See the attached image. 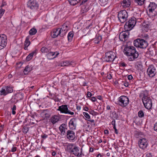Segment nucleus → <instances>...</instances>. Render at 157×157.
Masks as SVG:
<instances>
[{
	"label": "nucleus",
	"mask_w": 157,
	"mask_h": 157,
	"mask_svg": "<svg viewBox=\"0 0 157 157\" xmlns=\"http://www.w3.org/2000/svg\"><path fill=\"white\" fill-rule=\"evenodd\" d=\"M87 0H82V2H81L80 5H83L84 4V3H85L86 2H87Z\"/></svg>",
	"instance_id": "obj_55"
},
{
	"label": "nucleus",
	"mask_w": 157,
	"mask_h": 157,
	"mask_svg": "<svg viewBox=\"0 0 157 157\" xmlns=\"http://www.w3.org/2000/svg\"><path fill=\"white\" fill-rule=\"evenodd\" d=\"M118 104L122 107L126 106L129 103L128 98L125 96H122L119 98Z\"/></svg>",
	"instance_id": "obj_6"
},
{
	"label": "nucleus",
	"mask_w": 157,
	"mask_h": 157,
	"mask_svg": "<svg viewBox=\"0 0 157 157\" xmlns=\"http://www.w3.org/2000/svg\"><path fill=\"white\" fill-rule=\"evenodd\" d=\"M147 71L149 76L151 77H153L156 73V68L153 65H151L149 67Z\"/></svg>",
	"instance_id": "obj_11"
},
{
	"label": "nucleus",
	"mask_w": 157,
	"mask_h": 157,
	"mask_svg": "<svg viewBox=\"0 0 157 157\" xmlns=\"http://www.w3.org/2000/svg\"><path fill=\"white\" fill-rule=\"evenodd\" d=\"M31 71V69L30 67L29 66H27L24 69L23 72L25 75H27Z\"/></svg>",
	"instance_id": "obj_30"
},
{
	"label": "nucleus",
	"mask_w": 157,
	"mask_h": 157,
	"mask_svg": "<svg viewBox=\"0 0 157 157\" xmlns=\"http://www.w3.org/2000/svg\"><path fill=\"white\" fill-rule=\"evenodd\" d=\"M115 123H116V121H115V120H113L112 122H111V124L113 125V126H114V125H115Z\"/></svg>",
	"instance_id": "obj_57"
},
{
	"label": "nucleus",
	"mask_w": 157,
	"mask_h": 157,
	"mask_svg": "<svg viewBox=\"0 0 157 157\" xmlns=\"http://www.w3.org/2000/svg\"><path fill=\"white\" fill-rule=\"evenodd\" d=\"M30 38L29 36H27L25 40V41L24 46H29L30 44V42L29 40Z\"/></svg>",
	"instance_id": "obj_29"
},
{
	"label": "nucleus",
	"mask_w": 157,
	"mask_h": 157,
	"mask_svg": "<svg viewBox=\"0 0 157 157\" xmlns=\"http://www.w3.org/2000/svg\"><path fill=\"white\" fill-rule=\"evenodd\" d=\"M69 127L71 129L73 130L76 128L77 125V119L76 118H72L69 121Z\"/></svg>",
	"instance_id": "obj_17"
},
{
	"label": "nucleus",
	"mask_w": 157,
	"mask_h": 157,
	"mask_svg": "<svg viewBox=\"0 0 157 157\" xmlns=\"http://www.w3.org/2000/svg\"><path fill=\"white\" fill-rule=\"evenodd\" d=\"M151 153L150 152L147 153L146 154V157H152Z\"/></svg>",
	"instance_id": "obj_47"
},
{
	"label": "nucleus",
	"mask_w": 157,
	"mask_h": 157,
	"mask_svg": "<svg viewBox=\"0 0 157 157\" xmlns=\"http://www.w3.org/2000/svg\"><path fill=\"white\" fill-rule=\"evenodd\" d=\"M36 54V52L34 51L29 54L27 56L26 58V60L28 61H29L30 59H32L34 54Z\"/></svg>",
	"instance_id": "obj_33"
},
{
	"label": "nucleus",
	"mask_w": 157,
	"mask_h": 157,
	"mask_svg": "<svg viewBox=\"0 0 157 157\" xmlns=\"http://www.w3.org/2000/svg\"><path fill=\"white\" fill-rule=\"evenodd\" d=\"M56 152L55 151H53L52 153V156H54L56 155Z\"/></svg>",
	"instance_id": "obj_62"
},
{
	"label": "nucleus",
	"mask_w": 157,
	"mask_h": 157,
	"mask_svg": "<svg viewBox=\"0 0 157 157\" xmlns=\"http://www.w3.org/2000/svg\"><path fill=\"white\" fill-rule=\"evenodd\" d=\"M29 130V128L28 127L24 126L23 127V128L22 129V131L24 133H26Z\"/></svg>",
	"instance_id": "obj_41"
},
{
	"label": "nucleus",
	"mask_w": 157,
	"mask_h": 157,
	"mask_svg": "<svg viewBox=\"0 0 157 157\" xmlns=\"http://www.w3.org/2000/svg\"><path fill=\"white\" fill-rule=\"evenodd\" d=\"M27 6L31 9H37L39 6V4L35 0H30L28 2Z\"/></svg>",
	"instance_id": "obj_10"
},
{
	"label": "nucleus",
	"mask_w": 157,
	"mask_h": 157,
	"mask_svg": "<svg viewBox=\"0 0 157 157\" xmlns=\"http://www.w3.org/2000/svg\"><path fill=\"white\" fill-rule=\"evenodd\" d=\"M68 30V26L66 24L63 25L61 28H59V32L60 33V36L63 37L66 33Z\"/></svg>",
	"instance_id": "obj_16"
},
{
	"label": "nucleus",
	"mask_w": 157,
	"mask_h": 157,
	"mask_svg": "<svg viewBox=\"0 0 157 157\" xmlns=\"http://www.w3.org/2000/svg\"><path fill=\"white\" fill-rule=\"evenodd\" d=\"M128 78L129 80H132L133 79V77L131 75H129L128 76Z\"/></svg>",
	"instance_id": "obj_51"
},
{
	"label": "nucleus",
	"mask_w": 157,
	"mask_h": 157,
	"mask_svg": "<svg viewBox=\"0 0 157 157\" xmlns=\"http://www.w3.org/2000/svg\"><path fill=\"white\" fill-rule=\"evenodd\" d=\"M145 0H134L135 2L138 5L142 6L144 3Z\"/></svg>",
	"instance_id": "obj_34"
},
{
	"label": "nucleus",
	"mask_w": 157,
	"mask_h": 157,
	"mask_svg": "<svg viewBox=\"0 0 157 157\" xmlns=\"http://www.w3.org/2000/svg\"><path fill=\"white\" fill-rule=\"evenodd\" d=\"M70 3L72 5H75L78 3L77 0H68Z\"/></svg>",
	"instance_id": "obj_38"
},
{
	"label": "nucleus",
	"mask_w": 157,
	"mask_h": 157,
	"mask_svg": "<svg viewBox=\"0 0 157 157\" xmlns=\"http://www.w3.org/2000/svg\"><path fill=\"white\" fill-rule=\"evenodd\" d=\"M51 35L53 38H55L59 35L60 36L59 28L54 29L53 32L52 33Z\"/></svg>",
	"instance_id": "obj_24"
},
{
	"label": "nucleus",
	"mask_w": 157,
	"mask_h": 157,
	"mask_svg": "<svg viewBox=\"0 0 157 157\" xmlns=\"http://www.w3.org/2000/svg\"><path fill=\"white\" fill-rule=\"evenodd\" d=\"M5 88L7 94L11 93L13 91V89L11 87L7 86L5 87Z\"/></svg>",
	"instance_id": "obj_35"
},
{
	"label": "nucleus",
	"mask_w": 157,
	"mask_h": 157,
	"mask_svg": "<svg viewBox=\"0 0 157 157\" xmlns=\"http://www.w3.org/2000/svg\"><path fill=\"white\" fill-rule=\"evenodd\" d=\"M82 149L81 148L80 151L79 148L75 146L70 153L73 154L76 156L80 157L82 154Z\"/></svg>",
	"instance_id": "obj_14"
},
{
	"label": "nucleus",
	"mask_w": 157,
	"mask_h": 157,
	"mask_svg": "<svg viewBox=\"0 0 157 157\" xmlns=\"http://www.w3.org/2000/svg\"><path fill=\"white\" fill-rule=\"evenodd\" d=\"M131 5V0H123L121 5L123 8L128 7Z\"/></svg>",
	"instance_id": "obj_22"
},
{
	"label": "nucleus",
	"mask_w": 157,
	"mask_h": 157,
	"mask_svg": "<svg viewBox=\"0 0 157 157\" xmlns=\"http://www.w3.org/2000/svg\"><path fill=\"white\" fill-rule=\"evenodd\" d=\"M41 138L43 139H45L47 138L48 137V135L46 134H44L41 136Z\"/></svg>",
	"instance_id": "obj_53"
},
{
	"label": "nucleus",
	"mask_w": 157,
	"mask_h": 157,
	"mask_svg": "<svg viewBox=\"0 0 157 157\" xmlns=\"http://www.w3.org/2000/svg\"><path fill=\"white\" fill-rule=\"evenodd\" d=\"M58 110L60 111L62 113L68 114L71 115H73L74 113L71 112L70 110L68 109L67 105H62L59 107Z\"/></svg>",
	"instance_id": "obj_8"
},
{
	"label": "nucleus",
	"mask_w": 157,
	"mask_h": 157,
	"mask_svg": "<svg viewBox=\"0 0 157 157\" xmlns=\"http://www.w3.org/2000/svg\"><path fill=\"white\" fill-rule=\"evenodd\" d=\"M148 10L152 15L155 16L157 14V5L154 2H151L148 7Z\"/></svg>",
	"instance_id": "obj_7"
},
{
	"label": "nucleus",
	"mask_w": 157,
	"mask_h": 157,
	"mask_svg": "<svg viewBox=\"0 0 157 157\" xmlns=\"http://www.w3.org/2000/svg\"><path fill=\"white\" fill-rule=\"evenodd\" d=\"M83 109L86 111H88L89 110V108L88 107L85 106L83 108Z\"/></svg>",
	"instance_id": "obj_56"
},
{
	"label": "nucleus",
	"mask_w": 157,
	"mask_h": 157,
	"mask_svg": "<svg viewBox=\"0 0 157 157\" xmlns=\"http://www.w3.org/2000/svg\"><path fill=\"white\" fill-rule=\"evenodd\" d=\"M67 138L69 140H74L75 138L74 132L72 130H68L67 133Z\"/></svg>",
	"instance_id": "obj_18"
},
{
	"label": "nucleus",
	"mask_w": 157,
	"mask_h": 157,
	"mask_svg": "<svg viewBox=\"0 0 157 157\" xmlns=\"http://www.w3.org/2000/svg\"><path fill=\"white\" fill-rule=\"evenodd\" d=\"M146 92L145 91H142L140 94L139 95V97L140 98H142V100L144 98V97H147V96L145 94Z\"/></svg>",
	"instance_id": "obj_36"
},
{
	"label": "nucleus",
	"mask_w": 157,
	"mask_h": 157,
	"mask_svg": "<svg viewBox=\"0 0 157 157\" xmlns=\"http://www.w3.org/2000/svg\"><path fill=\"white\" fill-rule=\"evenodd\" d=\"M41 114L44 115L45 117H48L50 116L49 112L47 110H44Z\"/></svg>",
	"instance_id": "obj_28"
},
{
	"label": "nucleus",
	"mask_w": 157,
	"mask_h": 157,
	"mask_svg": "<svg viewBox=\"0 0 157 157\" xmlns=\"http://www.w3.org/2000/svg\"><path fill=\"white\" fill-rule=\"evenodd\" d=\"M136 48L132 46H129L126 47L124 49V54L127 56L131 55L133 52H135V50Z\"/></svg>",
	"instance_id": "obj_13"
},
{
	"label": "nucleus",
	"mask_w": 157,
	"mask_h": 157,
	"mask_svg": "<svg viewBox=\"0 0 157 157\" xmlns=\"http://www.w3.org/2000/svg\"><path fill=\"white\" fill-rule=\"evenodd\" d=\"M0 92L1 95H6L7 94L5 88H2L0 91Z\"/></svg>",
	"instance_id": "obj_37"
},
{
	"label": "nucleus",
	"mask_w": 157,
	"mask_h": 157,
	"mask_svg": "<svg viewBox=\"0 0 157 157\" xmlns=\"http://www.w3.org/2000/svg\"><path fill=\"white\" fill-rule=\"evenodd\" d=\"M98 39H96L94 40V43L96 44L99 43L101 39V36H99L98 37Z\"/></svg>",
	"instance_id": "obj_42"
},
{
	"label": "nucleus",
	"mask_w": 157,
	"mask_h": 157,
	"mask_svg": "<svg viewBox=\"0 0 157 157\" xmlns=\"http://www.w3.org/2000/svg\"><path fill=\"white\" fill-rule=\"evenodd\" d=\"M136 23V18L134 17H131L128 21L125 23L124 26V29L126 31L131 30L135 26Z\"/></svg>",
	"instance_id": "obj_1"
},
{
	"label": "nucleus",
	"mask_w": 157,
	"mask_h": 157,
	"mask_svg": "<svg viewBox=\"0 0 157 157\" xmlns=\"http://www.w3.org/2000/svg\"><path fill=\"white\" fill-rule=\"evenodd\" d=\"M66 127L67 125L65 124H63L59 126V129L62 134L64 135L65 133L66 129H67Z\"/></svg>",
	"instance_id": "obj_23"
},
{
	"label": "nucleus",
	"mask_w": 157,
	"mask_h": 157,
	"mask_svg": "<svg viewBox=\"0 0 157 157\" xmlns=\"http://www.w3.org/2000/svg\"><path fill=\"white\" fill-rule=\"evenodd\" d=\"M138 144L140 148L144 149L147 147L148 145L147 140L145 138H143L139 140Z\"/></svg>",
	"instance_id": "obj_12"
},
{
	"label": "nucleus",
	"mask_w": 157,
	"mask_h": 157,
	"mask_svg": "<svg viewBox=\"0 0 157 157\" xmlns=\"http://www.w3.org/2000/svg\"><path fill=\"white\" fill-rule=\"evenodd\" d=\"M104 133L105 134H108L109 132V131H108V130H104Z\"/></svg>",
	"instance_id": "obj_61"
},
{
	"label": "nucleus",
	"mask_w": 157,
	"mask_h": 157,
	"mask_svg": "<svg viewBox=\"0 0 157 157\" xmlns=\"http://www.w3.org/2000/svg\"><path fill=\"white\" fill-rule=\"evenodd\" d=\"M73 33L72 31H71L68 33L67 38L69 41H71L73 36Z\"/></svg>",
	"instance_id": "obj_32"
},
{
	"label": "nucleus",
	"mask_w": 157,
	"mask_h": 157,
	"mask_svg": "<svg viewBox=\"0 0 157 157\" xmlns=\"http://www.w3.org/2000/svg\"><path fill=\"white\" fill-rule=\"evenodd\" d=\"M128 17V13L125 10H121L118 12V17L119 21L122 23L127 21Z\"/></svg>",
	"instance_id": "obj_3"
},
{
	"label": "nucleus",
	"mask_w": 157,
	"mask_h": 157,
	"mask_svg": "<svg viewBox=\"0 0 157 157\" xmlns=\"http://www.w3.org/2000/svg\"><path fill=\"white\" fill-rule=\"evenodd\" d=\"M134 52H133V53H132L131 55L128 56L129 57L128 59L130 61L134 60L138 57L139 54L138 52L136 51V49L135 50Z\"/></svg>",
	"instance_id": "obj_19"
},
{
	"label": "nucleus",
	"mask_w": 157,
	"mask_h": 157,
	"mask_svg": "<svg viewBox=\"0 0 157 157\" xmlns=\"http://www.w3.org/2000/svg\"><path fill=\"white\" fill-rule=\"evenodd\" d=\"M88 10V7L85 5H82L81 6V14H83V13L86 12Z\"/></svg>",
	"instance_id": "obj_27"
},
{
	"label": "nucleus",
	"mask_w": 157,
	"mask_h": 157,
	"mask_svg": "<svg viewBox=\"0 0 157 157\" xmlns=\"http://www.w3.org/2000/svg\"><path fill=\"white\" fill-rule=\"evenodd\" d=\"M94 151V149L92 147H90L89 149V151L90 152H93Z\"/></svg>",
	"instance_id": "obj_63"
},
{
	"label": "nucleus",
	"mask_w": 157,
	"mask_h": 157,
	"mask_svg": "<svg viewBox=\"0 0 157 157\" xmlns=\"http://www.w3.org/2000/svg\"><path fill=\"white\" fill-rule=\"evenodd\" d=\"M5 12V10L2 9H0V18L3 15L4 13Z\"/></svg>",
	"instance_id": "obj_45"
},
{
	"label": "nucleus",
	"mask_w": 157,
	"mask_h": 157,
	"mask_svg": "<svg viewBox=\"0 0 157 157\" xmlns=\"http://www.w3.org/2000/svg\"><path fill=\"white\" fill-rule=\"evenodd\" d=\"M116 57L115 53L113 52H108L105 53L104 59L106 62L113 61Z\"/></svg>",
	"instance_id": "obj_5"
},
{
	"label": "nucleus",
	"mask_w": 157,
	"mask_h": 157,
	"mask_svg": "<svg viewBox=\"0 0 157 157\" xmlns=\"http://www.w3.org/2000/svg\"><path fill=\"white\" fill-rule=\"evenodd\" d=\"M56 53L53 52H49L47 54V56L48 59H52L56 57L58 55V53L56 52V55H55Z\"/></svg>",
	"instance_id": "obj_20"
},
{
	"label": "nucleus",
	"mask_w": 157,
	"mask_h": 157,
	"mask_svg": "<svg viewBox=\"0 0 157 157\" xmlns=\"http://www.w3.org/2000/svg\"><path fill=\"white\" fill-rule=\"evenodd\" d=\"M83 114L87 119H90V116L88 113L86 112H83Z\"/></svg>",
	"instance_id": "obj_44"
},
{
	"label": "nucleus",
	"mask_w": 157,
	"mask_h": 157,
	"mask_svg": "<svg viewBox=\"0 0 157 157\" xmlns=\"http://www.w3.org/2000/svg\"><path fill=\"white\" fill-rule=\"evenodd\" d=\"M90 100L93 102H94L96 101V98L95 97H92L91 98Z\"/></svg>",
	"instance_id": "obj_54"
},
{
	"label": "nucleus",
	"mask_w": 157,
	"mask_h": 157,
	"mask_svg": "<svg viewBox=\"0 0 157 157\" xmlns=\"http://www.w3.org/2000/svg\"><path fill=\"white\" fill-rule=\"evenodd\" d=\"M112 117L115 118L116 119H117L118 117V115L117 113L116 112H113L112 114Z\"/></svg>",
	"instance_id": "obj_43"
},
{
	"label": "nucleus",
	"mask_w": 157,
	"mask_h": 157,
	"mask_svg": "<svg viewBox=\"0 0 157 157\" xmlns=\"http://www.w3.org/2000/svg\"><path fill=\"white\" fill-rule=\"evenodd\" d=\"M121 65L122 67H126L127 65L126 64L123 62V63H121Z\"/></svg>",
	"instance_id": "obj_58"
},
{
	"label": "nucleus",
	"mask_w": 157,
	"mask_h": 157,
	"mask_svg": "<svg viewBox=\"0 0 157 157\" xmlns=\"http://www.w3.org/2000/svg\"><path fill=\"white\" fill-rule=\"evenodd\" d=\"M129 35L128 31H125L121 33L119 35V38L121 41H125L127 40Z\"/></svg>",
	"instance_id": "obj_15"
},
{
	"label": "nucleus",
	"mask_w": 157,
	"mask_h": 157,
	"mask_svg": "<svg viewBox=\"0 0 157 157\" xmlns=\"http://www.w3.org/2000/svg\"><path fill=\"white\" fill-rule=\"evenodd\" d=\"M94 111L93 110H91L90 111H89V112L90 114H91L93 116H94Z\"/></svg>",
	"instance_id": "obj_60"
},
{
	"label": "nucleus",
	"mask_w": 157,
	"mask_h": 157,
	"mask_svg": "<svg viewBox=\"0 0 157 157\" xmlns=\"http://www.w3.org/2000/svg\"><path fill=\"white\" fill-rule=\"evenodd\" d=\"M87 95L88 97H90L92 96V94L90 92H88Z\"/></svg>",
	"instance_id": "obj_50"
},
{
	"label": "nucleus",
	"mask_w": 157,
	"mask_h": 157,
	"mask_svg": "<svg viewBox=\"0 0 157 157\" xmlns=\"http://www.w3.org/2000/svg\"><path fill=\"white\" fill-rule=\"evenodd\" d=\"M133 44L136 47L142 48H145L148 45L147 41L142 39H138L135 40Z\"/></svg>",
	"instance_id": "obj_2"
},
{
	"label": "nucleus",
	"mask_w": 157,
	"mask_h": 157,
	"mask_svg": "<svg viewBox=\"0 0 157 157\" xmlns=\"http://www.w3.org/2000/svg\"><path fill=\"white\" fill-rule=\"evenodd\" d=\"M108 0H99L100 2L102 4L105 3Z\"/></svg>",
	"instance_id": "obj_48"
},
{
	"label": "nucleus",
	"mask_w": 157,
	"mask_h": 157,
	"mask_svg": "<svg viewBox=\"0 0 157 157\" xmlns=\"http://www.w3.org/2000/svg\"><path fill=\"white\" fill-rule=\"evenodd\" d=\"M71 62L69 61H63L62 66H67L71 64Z\"/></svg>",
	"instance_id": "obj_39"
},
{
	"label": "nucleus",
	"mask_w": 157,
	"mask_h": 157,
	"mask_svg": "<svg viewBox=\"0 0 157 157\" xmlns=\"http://www.w3.org/2000/svg\"><path fill=\"white\" fill-rule=\"evenodd\" d=\"M59 120V118L58 116L54 115L51 118L50 121L53 124H55Z\"/></svg>",
	"instance_id": "obj_25"
},
{
	"label": "nucleus",
	"mask_w": 157,
	"mask_h": 157,
	"mask_svg": "<svg viewBox=\"0 0 157 157\" xmlns=\"http://www.w3.org/2000/svg\"><path fill=\"white\" fill-rule=\"evenodd\" d=\"M36 32L37 30L36 29L33 28L29 30V33L31 35H35Z\"/></svg>",
	"instance_id": "obj_31"
},
{
	"label": "nucleus",
	"mask_w": 157,
	"mask_h": 157,
	"mask_svg": "<svg viewBox=\"0 0 157 157\" xmlns=\"http://www.w3.org/2000/svg\"><path fill=\"white\" fill-rule=\"evenodd\" d=\"M154 128L155 131L157 132V122L155 124Z\"/></svg>",
	"instance_id": "obj_46"
},
{
	"label": "nucleus",
	"mask_w": 157,
	"mask_h": 157,
	"mask_svg": "<svg viewBox=\"0 0 157 157\" xmlns=\"http://www.w3.org/2000/svg\"><path fill=\"white\" fill-rule=\"evenodd\" d=\"M17 147H13L11 149V151L12 152H15L16 151Z\"/></svg>",
	"instance_id": "obj_52"
},
{
	"label": "nucleus",
	"mask_w": 157,
	"mask_h": 157,
	"mask_svg": "<svg viewBox=\"0 0 157 157\" xmlns=\"http://www.w3.org/2000/svg\"><path fill=\"white\" fill-rule=\"evenodd\" d=\"M51 51V48L48 47L47 48L45 47H42L41 49V51L43 53H47Z\"/></svg>",
	"instance_id": "obj_26"
},
{
	"label": "nucleus",
	"mask_w": 157,
	"mask_h": 157,
	"mask_svg": "<svg viewBox=\"0 0 157 157\" xmlns=\"http://www.w3.org/2000/svg\"><path fill=\"white\" fill-rule=\"evenodd\" d=\"M107 77L109 79H110L112 78V76L111 74H108L107 76Z\"/></svg>",
	"instance_id": "obj_49"
},
{
	"label": "nucleus",
	"mask_w": 157,
	"mask_h": 157,
	"mask_svg": "<svg viewBox=\"0 0 157 157\" xmlns=\"http://www.w3.org/2000/svg\"><path fill=\"white\" fill-rule=\"evenodd\" d=\"M76 109L78 110H79L81 109V107L79 106H77L76 107Z\"/></svg>",
	"instance_id": "obj_64"
},
{
	"label": "nucleus",
	"mask_w": 157,
	"mask_h": 157,
	"mask_svg": "<svg viewBox=\"0 0 157 157\" xmlns=\"http://www.w3.org/2000/svg\"><path fill=\"white\" fill-rule=\"evenodd\" d=\"M124 85L125 87H127L128 86L129 84L128 82H124Z\"/></svg>",
	"instance_id": "obj_59"
},
{
	"label": "nucleus",
	"mask_w": 157,
	"mask_h": 157,
	"mask_svg": "<svg viewBox=\"0 0 157 157\" xmlns=\"http://www.w3.org/2000/svg\"><path fill=\"white\" fill-rule=\"evenodd\" d=\"M7 38L6 35L4 34L0 35V49L4 48L6 45Z\"/></svg>",
	"instance_id": "obj_9"
},
{
	"label": "nucleus",
	"mask_w": 157,
	"mask_h": 157,
	"mask_svg": "<svg viewBox=\"0 0 157 157\" xmlns=\"http://www.w3.org/2000/svg\"><path fill=\"white\" fill-rule=\"evenodd\" d=\"M142 101L145 108L148 109H150L152 106V100L150 97H144L142 99Z\"/></svg>",
	"instance_id": "obj_4"
},
{
	"label": "nucleus",
	"mask_w": 157,
	"mask_h": 157,
	"mask_svg": "<svg viewBox=\"0 0 157 157\" xmlns=\"http://www.w3.org/2000/svg\"><path fill=\"white\" fill-rule=\"evenodd\" d=\"M75 146L73 144H67L65 145L66 151L67 152L70 153Z\"/></svg>",
	"instance_id": "obj_21"
},
{
	"label": "nucleus",
	"mask_w": 157,
	"mask_h": 157,
	"mask_svg": "<svg viewBox=\"0 0 157 157\" xmlns=\"http://www.w3.org/2000/svg\"><path fill=\"white\" fill-rule=\"evenodd\" d=\"M138 115L139 117L142 118L144 117V114L142 110H140L138 113Z\"/></svg>",
	"instance_id": "obj_40"
}]
</instances>
